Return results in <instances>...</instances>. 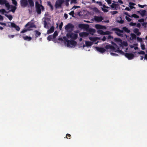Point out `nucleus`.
I'll list each match as a JSON object with an SVG mask.
<instances>
[{"label": "nucleus", "instance_id": "nucleus-1", "mask_svg": "<svg viewBox=\"0 0 147 147\" xmlns=\"http://www.w3.org/2000/svg\"><path fill=\"white\" fill-rule=\"evenodd\" d=\"M29 3V5L30 7H33L34 6V3L33 0H20V4L21 6L23 7H25L28 5Z\"/></svg>", "mask_w": 147, "mask_h": 147}, {"label": "nucleus", "instance_id": "nucleus-2", "mask_svg": "<svg viewBox=\"0 0 147 147\" xmlns=\"http://www.w3.org/2000/svg\"><path fill=\"white\" fill-rule=\"evenodd\" d=\"M105 48L107 49H110L111 51L118 52L121 54L125 55V53L124 52L121 50H120L119 48H118L117 50H116L115 48L113 46L109 44L106 45L105 46Z\"/></svg>", "mask_w": 147, "mask_h": 147}, {"label": "nucleus", "instance_id": "nucleus-3", "mask_svg": "<svg viewBox=\"0 0 147 147\" xmlns=\"http://www.w3.org/2000/svg\"><path fill=\"white\" fill-rule=\"evenodd\" d=\"M74 27V25L69 23L65 26V29L67 32H70L73 31Z\"/></svg>", "mask_w": 147, "mask_h": 147}, {"label": "nucleus", "instance_id": "nucleus-4", "mask_svg": "<svg viewBox=\"0 0 147 147\" xmlns=\"http://www.w3.org/2000/svg\"><path fill=\"white\" fill-rule=\"evenodd\" d=\"M111 30L112 31H115V33L118 36H123V35L121 33L123 32V30H120L117 28H112Z\"/></svg>", "mask_w": 147, "mask_h": 147}, {"label": "nucleus", "instance_id": "nucleus-5", "mask_svg": "<svg viewBox=\"0 0 147 147\" xmlns=\"http://www.w3.org/2000/svg\"><path fill=\"white\" fill-rule=\"evenodd\" d=\"M64 2L63 0H57V1L56 2L55 5V8L57 9L59 7H61L62 5Z\"/></svg>", "mask_w": 147, "mask_h": 147}, {"label": "nucleus", "instance_id": "nucleus-6", "mask_svg": "<svg viewBox=\"0 0 147 147\" xmlns=\"http://www.w3.org/2000/svg\"><path fill=\"white\" fill-rule=\"evenodd\" d=\"M35 6L36 9V11L38 14H40L41 13V9L40 5L38 2H36L35 3Z\"/></svg>", "mask_w": 147, "mask_h": 147}, {"label": "nucleus", "instance_id": "nucleus-7", "mask_svg": "<svg viewBox=\"0 0 147 147\" xmlns=\"http://www.w3.org/2000/svg\"><path fill=\"white\" fill-rule=\"evenodd\" d=\"M67 37H70L74 39H76L78 36L77 34L73 33L67 34Z\"/></svg>", "mask_w": 147, "mask_h": 147}, {"label": "nucleus", "instance_id": "nucleus-8", "mask_svg": "<svg viewBox=\"0 0 147 147\" xmlns=\"http://www.w3.org/2000/svg\"><path fill=\"white\" fill-rule=\"evenodd\" d=\"M125 56L129 60L133 59L134 57V55L131 53H126L125 54Z\"/></svg>", "mask_w": 147, "mask_h": 147}, {"label": "nucleus", "instance_id": "nucleus-9", "mask_svg": "<svg viewBox=\"0 0 147 147\" xmlns=\"http://www.w3.org/2000/svg\"><path fill=\"white\" fill-rule=\"evenodd\" d=\"M94 19L95 21L98 22L102 21L103 19V18L102 16H94Z\"/></svg>", "mask_w": 147, "mask_h": 147}, {"label": "nucleus", "instance_id": "nucleus-10", "mask_svg": "<svg viewBox=\"0 0 147 147\" xmlns=\"http://www.w3.org/2000/svg\"><path fill=\"white\" fill-rule=\"evenodd\" d=\"M95 49L97 51L102 53H104L106 51L105 49L102 47H96Z\"/></svg>", "mask_w": 147, "mask_h": 147}, {"label": "nucleus", "instance_id": "nucleus-11", "mask_svg": "<svg viewBox=\"0 0 147 147\" xmlns=\"http://www.w3.org/2000/svg\"><path fill=\"white\" fill-rule=\"evenodd\" d=\"M30 25L29 27L28 28L29 29L30 28H36V25L33 23H31L30 22H28L25 26V27H27Z\"/></svg>", "mask_w": 147, "mask_h": 147}, {"label": "nucleus", "instance_id": "nucleus-12", "mask_svg": "<svg viewBox=\"0 0 147 147\" xmlns=\"http://www.w3.org/2000/svg\"><path fill=\"white\" fill-rule=\"evenodd\" d=\"M69 45L67 46V47L70 46V45H72V46H75L77 45V42L74 40H69Z\"/></svg>", "mask_w": 147, "mask_h": 147}, {"label": "nucleus", "instance_id": "nucleus-13", "mask_svg": "<svg viewBox=\"0 0 147 147\" xmlns=\"http://www.w3.org/2000/svg\"><path fill=\"white\" fill-rule=\"evenodd\" d=\"M86 45H83V47L84 48L86 46L88 47L91 46L93 42L90 41H86L85 42Z\"/></svg>", "mask_w": 147, "mask_h": 147}, {"label": "nucleus", "instance_id": "nucleus-14", "mask_svg": "<svg viewBox=\"0 0 147 147\" xmlns=\"http://www.w3.org/2000/svg\"><path fill=\"white\" fill-rule=\"evenodd\" d=\"M54 31V27L53 26H52L50 29L48 30L47 32V34H49L52 33Z\"/></svg>", "mask_w": 147, "mask_h": 147}, {"label": "nucleus", "instance_id": "nucleus-15", "mask_svg": "<svg viewBox=\"0 0 147 147\" xmlns=\"http://www.w3.org/2000/svg\"><path fill=\"white\" fill-rule=\"evenodd\" d=\"M134 32L138 36H139L141 34V32L139 31V29L137 28H135L134 30Z\"/></svg>", "mask_w": 147, "mask_h": 147}, {"label": "nucleus", "instance_id": "nucleus-16", "mask_svg": "<svg viewBox=\"0 0 147 147\" xmlns=\"http://www.w3.org/2000/svg\"><path fill=\"white\" fill-rule=\"evenodd\" d=\"M47 4L50 7V10L51 11H53V10L54 8L53 6L51 4V2L50 1H48L47 2Z\"/></svg>", "mask_w": 147, "mask_h": 147}, {"label": "nucleus", "instance_id": "nucleus-17", "mask_svg": "<svg viewBox=\"0 0 147 147\" xmlns=\"http://www.w3.org/2000/svg\"><path fill=\"white\" fill-rule=\"evenodd\" d=\"M34 32H35V35L36 37H38L40 36L41 33L38 30H36Z\"/></svg>", "mask_w": 147, "mask_h": 147}, {"label": "nucleus", "instance_id": "nucleus-18", "mask_svg": "<svg viewBox=\"0 0 147 147\" xmlns=\"http://www.w3.org/2000/svg\"><path fill=\"white\" fill-rule=\"evenodd\" d=\"M23 38L25 40H27L28 41H30L32 39V38L30 36H24L23 37Z\"/></svg>", "mask_w": 147, "mask_h": 147}, {"label": "nucleus", "instance_id": "nucleus-19", "mask_svg": "<svg viewBox=\"0 0 147 147\" xmlns=\"http://www.w3.org/2000/svg\"><path fill=\"white\" fill-rule=\"evenodd\" d=\"M119 5L118 4L113 3L111 5V7L112 8H116L117 7L119 6Z\"/></svg>", "mask_w": 147, "mask_h": 147}, {"label": "nucleus", "instance_id": "nucleus-20", "mask_svg": "<svg viewBox=\"0 0 147 147\" xmlns=\"http://www.w3.org/2000/svg\"><path fill=\"white\" fill-rule=\"evenodd\" d=\"M11 10L10 11H11L13 13H14L16 10V6H13V5H11Z\"/></svg>", "mask_w": 147, "mask_h": 147}, {"label": "nucleus", "instance_id": "nucleus-21", "mask_svg": "<svg viewBox=\"0 0 147 147\" xmlns=\"http://www.w3.org/2000/svg\"><path fill=\"white\" fill-rule=\"evenodd\" d=\"M123 30L125 32L127 33H129L130 32V30H129L126 27H124L122 28Z\"/></svg>", "mask_w": 147, "mask_h": 147}, {"label": "nucleus", "instance_id": "nucleus-22", "mask_svg": "<svg viewBox=\"0 0 147 147\" xmlns=\"http://www.w3.org/2000/svg\"><path fill=\"white\" fill-rule=\"evenodd\" d=\"M44 27L48 29L49 28V26L48 25V23L46 20H45L44 21Z\"/></svg>", "mask_w": 147, "mask_h": 147}, {"label": "nucleus", "instance_id": "nucleus-23", "mask_svg": "<svg viewBox=\"0 0 147 147\" xmlns=\"http://www.w3.org/2000/svg\"><path fill=\"white\" fill-rule=\"evenodd\" d=\"M63 38L67 42V46L69 45V40H68L67 38L65 36H63Z\"/></svg>", "mask_w": 147, "mask_h": 147}, {"label": "nucleus", "instance_id": "nucleus-24", "mask_svg": "<svg viewBox=\"0 0 147 147\" xmlns=\"http://www.w3.org/2000/svg\"><path fill=\"white\" fill-rule=\"evenodd\" d=\"M5 16L7 17L10 20H11L13 18L12 16L10 15H7L6 14H5Z\"/></svg>", "mask_w": 147, "mask_h": 147}, {"label": "nucleus", "instance_id": "nucleus-25", "mask_svg": "<svg viewBox=\"0 0 147 147\" xmlns=\"http://www.w3.org/2000/svg\"><path fill=\"white\" fill-rule=\"evenodd\" d=\"M137 40L138 41L140 42L141 43L143 42V41L142 39L141 38H140L138 37L137 38Z\"/></svg>", "mask_w": 147, "mask_h": 147}, {"label": "nucleus", "instance_id": "nucleus-26", "mask_svg": "<svg viewBox=\"0 0 147 147\" xmlns=\"http://www.w3.org/2000/svg\"><path fill=\"white\" fill-rule=\"evenodd\" d=\"M87 35L86 32H83L80 33V35L81 37H83L86 36Z\"/></svg>", "mask_w": 147, "mask_h": 147}, {"label": "nucleus", "instance_id": "nucleus-27", "mask_svg": "<svg viewBox=\"0 0 147 147\" xmlns=\"http://www.w3.org/2000/svg\"><path fill=\"white\" fill-rule=\"evenodd\" d=\"M7 2L6 0H0V5H3L5 4Z\"/></svg>", "mask_w": 147, "mask_h": 147}, {"label": "nucleus", "instance_id": "nucleus-28", "mask_svg": "<svg viewBox=\"0 0 147 147\" xmlns=\"http://www.w3.org/2000/svg\"><path fill=\"white\" fill-rule=\"evenodd\" d=\"M5 5L6 7L7 8V9H9L10 7L9 3L7 2H6L5 4Z\"/></svg>", "mask_w": 147, "mask_h": 147}, {"label": "nucleus", "instance_id": "nucleus-29", "mask_svg": "<svg viewBox=\"0 0 147 147\" xmlns=\"http://www.w3.org/2000/svg\"><path fill=\"white\" fill-rule=\"evenodd\" d=\"M131 37L132 40L136 39L137 38L136 36L134 33L131 34Z\"/></svg>", "mask_w": 147, "mask_h": 147}, {"label": "nucleus", "instance_id": "nucleus-30", "mask_svg": "<svg viewBox=\"0 0 147 147\" xmlns=\"http://www.w3.org/2000/svg\"><path fill=\"white\" fill-rule=\"evenodd\" d=\"M58 34L57 32V31H55L53 33V35H52L53 37V39L55 38L57 36Z\"/></svg>", "mask_w": 147, "mask_h": 147}, {"label": "nucleus", "instance_id": "nucleus-31", "mask_svg": "<svg viewBox=\"0 0 147 147\" xmlns=\"http://www.w3.org/2000/svg\"><path fill=\"white\" fill-rule=\"evenodd\" d=\"M89 32L91 33H94L96 32V30L95 29L93 28H90L89 30Z\"/></svg>", "mask_w": 147, "mask_h": 147}, {"label": "nucleus", "instance_id": "nucleus-32", "mask_svg": "<svg viewBox=\"0 0 147 147\" xmlns=\"http://www.w3.org/2000/svg\"><path fill=\"white\" fill-rule=\"evenodd\" d=\"M130 17H134L135 18H139V16L137 15L136 14H133L131 16H130Z\"/></svg>", "mask_w": 147, "mask_h": 147}, {"label": "nucleus", "instance_id": "nucleus-33", "mask_svg": "<svg viewBox=\"0 0 147 147\" xmlns=\"http://www.w3.org/2000/svg\"><path fill=\"white\" fill-rule=\"evenodd\" d=\"M98 34L101 35H104V32L102 30H99L97 31Z\"/></svg>", "mask_w": 147, "mask_h": 147}, {"label": "nucleus", "instance_id": "nucleus-34", "mask_svg": "<svg viewBox=\"0 0 147 147\" xmlns=\"http://www.w3.org/2000/svg\"><path fill=\"white\" fill-rule=\"evenodd\" d=\"M53 38V37L52 35H49L47 37V40L49 41H51Z\"/></svg>", "mask_w": 147, "mask_h": 147}, {"label": "nucleus", "instance_id": "nucleus-35", "mask_svg": "<svg viewBox=\"0 0 147 147\" xmlns=\"http://www.w3.org/2000/svg\"><path fill=\"white\" fill-rule=\"evenodd\" d=\"M146 12V11L145 10H143L141 11V12L140 13L141 15L142 16H143L145 14V13Z\"/></svg>", "mask_w": 147, "mask_h": 147}, {"label": "nucleus", "instance_id": "nucleus-36", "mask_svg": "<svg viewBox=\"0 0 147 147\" xmlns=\"http://www.w3.org/2000/svg\"><path fill=\"white\" fill-rule=\"evenodd\" d=\"M102 26L99 24H96L95 25V27L97 29H101Z\"/></svg>", "mask_w": 147, "mask_h": 147}, {"label": "nucleus", "instance_id": "nucleus-37", "mask_svg": "<svg viewBox=\"0 0 147 147\" xmlns=\"http://www.w3.org/2000/svg\"><path fill=\"white\" fill-rule=\"evenodd\" d=\"M12 3L15 6H16L17 5V3L16 0H11Z\"/></svg>", "mask_w": 147, "mask_h": 147}, {"label": "nucleus", "instance_id": "nucleus-38", "mask_svg": "<svg viewBox=\"0 0 147 147\" xmlns=\"http://www.w3.org/2000/svg\"><path fill=\"white\" fill-rule=\"evenodd\" d=\"M0 13H1L2 14H3L4 13L7 12L5 9H3L0 10Z\"/></svg>", "mask_w": 147, "mask_h": 147}, {"label": "nucleus", "instance_id": "nucleus-39", "mask_svg": "<svg viewBox=\"0 0 147 147\" xmlns=\"http://www.w3.org/2000/svg\"><path fill=\"white\" fill-rule=\"evenodd\" d=\"M29 28H28L27 29H25L23 30L21 32V33H24L26 32L27 31L29 30Z\"/></svg>", "mask_w": 147, "mask_h": 147}, {"label": "nucleus", "instance_id": "nucleus-40", "mask_svg": "<svg viewBox=\"0 0 147 147\" xmlns=\"http://www.w3.org/2000/svg\"><path fill=\"white\" fill-rule=\"evenodd\" d=\"M141 47L142 50H144L145 49L144 45V44H142V43H141Z\"/></svg>", "mask_w": 147, "mask_h": 147}, {"label": "nucleus", "instance_id": "nucleus-41", "mask_svg": "<svg viewBox=\"0 0 147 147\" xmlns=\"http://www.w3.org/2000/svg\"><path fill=\"white\" fill-rule=\"evenodd\" d=\"M111 33V32L109 31L104 32V35H109Z\"/></svg>", "mask_w": 147, "mask_h": 147}, {"label": "nucleus", "instance_id": "nucleus-42", "mask_svg": "<svg viewBox=\"0 0 147 147\" xmlns=\"http://www.w3.org/2000/svg\"><path fill=\"white\" fill-rule=\"evenodd\" d=\"M69 15L73 17H74V11H72L69 13Z\"/></svg>", "mask_w": 147, "mask_h": 147}, {"label": "nucleus", "instance_id": "nucleus-43", "mask_svg": "<svg viewBox=\"0 0 147 147\" xmlns=\"http://www.w3.org/2000/svg\"><path fill=\"white\" fill-rule=\"evenodd\" d=\"M86 25H85V24H79V25H78V26L79 28H84V26H85Z\"/></svg>", "mask_w": 147, "mask_h": 147}, {"label": "nucleus", "instance_id": "nucleus-44", "mask_svg": "<svg viewBox=\"0 0 147 147\" xmlns=\"http://www.w3.org/2000/svg\"><path fill=\"white\" fill-rule=\"evenodd\" d=\"M125 19H126L128 22H130L131 20V19H130V18H129V17H128L127 16H125Z\"/></svg>", "mask_w": 147, "mask_h": 147}, {"label": "nucleus", "instance_id": "nucleus-45", "mask_svg": "<svg viewBox=\"0 0 147 147\" xmlns=\"http://www.w3.org/2000/svg\"><path fill=\"white\" fill-rule=\"evenodd\" d=\"M11 27L15 28L16 26V25L14 23H11Z\"/></svg>", "mask_w": 147, "mask_h": 147}, {"label": "nucleus", "instance_id": "nucleus-46", "mask_svg": "<svg viewBox=\"0 0 147 147\" xmlns=\"http://www.w3.org/2000/svg\"><path fill=\"white\" fill-rule=\"evenodd\" d=\"M94 11L96 13H99L100 11L97 8L95 7L94 9Z\"/></svg>", "mask_w": 147, "mask_h": 147}, {"label": "nucleus", "instance_id": "nucleus-47", "mask_svg": "<svg viewBox=\"0 0 147 147\" xmlns=\"http://www.w3.org/2000/svg\"><path fill=\"white\" fill-rule=\"evenodd\" d=\"M138 53L140 54L144 55L145 53L143 51H141L139 52H138Z\"/></svg>", "mask_w": 147, "mask_h": 147}, {"label": "nucleus", "instance_id": "nucleus-48", "mask_svg": "<svg viewBox=\"0 0 147 147\" xmlns=\"http://www.w3.org/2000/svg\"><path fill=\"white\" fill-rule=\"evenodd\" d=\"M71 137V135L69 134H67L66 135V138H67L68 139V138H69V139Z\"/></svg>", "mask_w": 147, "mask_h": 147}, {"label": "nucleus", "instance_id": "nucleus-49", "mask_svg": "<svg viewBox=\"0 0 147 147\" xmlns=\"http://www.w3.org/2000/svg\"><path fill=\"white\" fill-rule=\"evenodd\" d=\"M108 4H110L111 3V0H105Z\"/></svg>", "mask_w": 147, "mask_h": 147}, {"label": "nucleus", "instance_id": "nucleus-50", "mask_svg": "<svg viewBox=\"0 0 147 147\" xmlns=\"http://www.w3.org/2000/svg\"><path fill=\"white\" fill-rule=\"evenodd\" d=\"M136 24V23H133L132 22H130V23L129 24V25L131 26H135Z\"/></svg>", "mask_w": 147, "mask_h": 147}, {"label": "nucleus", "instance_id": "nucleus-51", "mask_svg": "<svg viewBox=\"0 0 147 147\" xmlns=\"http://www.w3.org/2000/svg\"><path fill=\"white\" fill-rule=\"evenodd\" d=\"M106 37H107V38L108 39H110L111 38H113V36L110 35H109L108 36H106Z\"/></svg>", "mask_w": 147, "mask_h": 147}, {"label": "nucleus", "instance_id": "nucleus-52", "mask_svg": "<svg viewBox=\"0 0 147 147\" xmlns=\"http://www.w3.org/2000/svg\"><path fill=\"white\" fill-rule=\"evenodd\" d=\"M16 30L18 31H19L20 30V28L18 26H16L15 28Z\"/></svg>", "mask_w": 147, "mask_h": 147}, {"label": "nucleus", "instance_id": "nucleus-53", "mask_svg": "<svg viewBox=\"0 0 147 147\" xmlns=\"http://www.w3.org/2000/svg\"><path fill=\"white\" fill-rule=\"evenodd\" d=\"M96 3L98 4L100 6H102V4L101 2L100 1H96Z\"/></svg>", "mask_w": 147, "mask_h": 147}, {"label": "nucleus", "instance_id": "nucleus-54", "mask_svg": "<svg viewBox=\"0 0 147 147\" xmlns=\"http://www.w3.org/2000/svg\"><path fill=\"white\" fill-rule=\"evenodd\" d=\"M63 25V23L62 22H61L59 25V28L60 30H61L62 26Z\"/></svg>", "mask_w": 147, "mask_h": 147}, {"label": "nucleus", "instance_id": "nucleus-55", "mask_svg": "<svg viewBox=\"0 0 147 147\" xmlns=\"http://www.w3.org/2000/svg\"><path fill=\"white\" fill-rule=\"evenodd\" d=\"M111 13L112 15H115L118 13L117 11H113L111 12Z\"/></svg>", "mask_w": 147, "mask_h": 147}, {"label": "nucleus", "instance_id": "nucleus-56", "mask_svg": "<svg viewBox=\"0 0 147 147\" xmlns=\"http://www.w3.org/2000/svg\"><path fill=\"white\" fill-rule=\"evenodd\" d=\"M102 10L105 12H107L108 11V9H104L103 8H102Z\"/></svg>", "mask_w": 147, "mask_h": 147}, {"label": "nucleus", "instance_id": "nucleus-57", "mask_svg": "<svg viewBox=\"0 0 147 147\" xmlns=\"http://www.w3.org/2000/svg\"><path fill=\"white\" fill-rule=\"evenodd\" d=\"M144 21V19L142 18L138 20V22H142Z\"/></svg>", "mask_w": 147, "mask_h": 147}, {"label": "nucleus", "instance_id": "nucleus-58", "mask_svg": "<svg viewBox=\"0 0 147 147\" xmlns=\"http://www.w3.org/2000/svg\"><path fill=\"white\" fill-rule=\"evenodd\" d=\"M8 36V37L10 38H12L14 37L15 35H9Z\"/></svg>", "mask_w": 147, "mask_h": 147}, {"label": "nucleus", "instance_id": "nucleus-59", "mask_svg": "<svg viewBox=\"0 0 147 147\" xmlns=\"http://www.w3.org/2000/svg\"><path fill=\"white\" fill-rule=\"evenodd\" d=\"M138 6L140 7H141V8H144V6H146V5H140V4H138Z\"/></svg>", "mask_w": 147, "mask_h": 147}, {"label": "nucleus", "instance_id": "nucleus-60", "mask_svg": "<svg viewBox=\"0 0 147 147\" xmlns=\"http://www.w3.org/2000/svg\"><path fill=\"white\" fill-rule=\"evenodd\" d=\"M64 17H65V19H66L67 18H68V15L66 13H65L64 15Z\"/></svg>", "mask_w": 147, "mask_h": 147}, {"label": "nucleus", "instance_id": "nucleus-61", "mask_svg": "<svg viewBox=\"0 0 147 147\" xmlns=\"http://www.w3.org/2000/svg\"><path fill=\"white\" fill-rule=\"evenodd\" d=\"M3 16L1 15H0V20L1 21H3Z\"/></svg>", "mask_w": 147, "mask_h": 147}, {"label": "nucleus", "instance_id": "nucleus-62", "mask_svg": "<svg viewBox=\"0 0 147 147\" xmlns=\"http://www.w3.org/2000/svg\"><path fill=\"white\" fill-rule=\"evenodd\" d=\"M107 38L106 37H105V36H104L102 40L103 41H104L106 40Z\"/></svg>", "mask_w": 147, "mask_h": 147}, {"label": "nucleus", "instance_id": "nucleus-63", "mask_svg": "<svg viewBox=\"0 0 147 147\" xmlns=\"http://www.w3.org/2000/svg\"><path fill=\"white\" fill-rule=\"evenodd\" d=\"M129 5H133V6H134L136 5V4L135 3H132V2H129Z\"/></svg>", "mask_w": 147, "mask_h": 147}, {"label": "nucleus", "instance_id": "nucleus-64", "mask_svg": "<svg viewBox=\"0 0 147 147\" xmlns=\"http://www.w3.org/2000/svg\"><path fill=\"white\" fill-rule=\"evenodd\" d=\"M136 26L138 28H140L141 26L140 24V23H138L136 25Z\"/></svg>", "mask_w": 147, "mask_h": 147}]
</instances>
